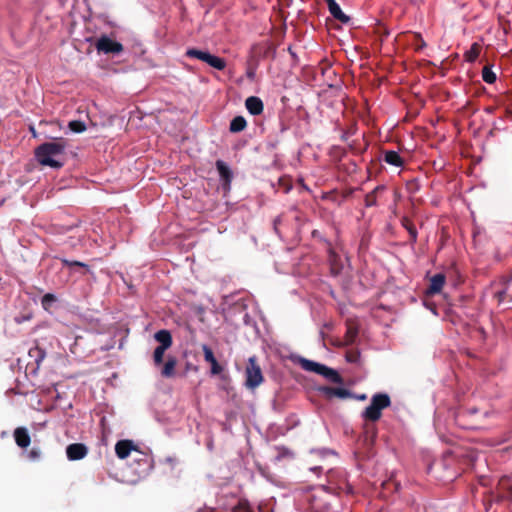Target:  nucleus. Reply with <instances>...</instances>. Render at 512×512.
<instances>
[{"label":"nucleus","mask_w":512,"mask_h":512,"mask_svg":"<svg viewBox=\"0 0 512 512\" xmlns=\"http://www.w3.org/2000/svg\"><path fill=\"white\" fill-rule=\"evenodd\" d=\"M502 282L506 285V284H509L510 282H512V272L507 275V276H503L502 277Z\"/></svg>","instance_id":"37"},{"label":"nucleus","mask_w":512,"mask_h":512,"mask_svg":"<svg viewBox=\"0 0 512 512\" xmlns=\"http://www.w3.org/2000/svg\"><path fill=\"white\" fill-rule=\"evenodd\" d=\"M14 440L18 447L25 449L31 443V437L25 427H17L13 433Z\"/></svg>","instance_id":"16"},{"label":"nucleus","mask_w":512,"mask_h":512,"mask_svg":"<svg viewBox=\"0 0 512 512\" xmlns=\"http://www.w3.org/2000/svg\"><path fill=\"white\" fill-rule=\"evenodd\" d=\"M95 47L98 52H103L105 54H119L124 49L120 42L112 40L106 35L101 36L97 40Z\"/></svg>","instance_id":"6"},{"label":"nucleus","mask_w":512,"mask_h":512,"mask_svg":"<svg viewBox=\"0 0 512 512\" xmlns=\"http://www.w3.org/2000/svg\"><path fill=\"white\" fill-rule=\"evenodd\" d=\"M325 2L327 3L330 14L336 20L340 21L343 24H347L350 22V17L343 13L340 6L335 0H325Z\"/></svg>","instance_id":"15"},{"label":"nucleus","mask_w":512,"mask_h":512,"mask_svg":"<svg viewBox=\"0 0 512 512\" xmlns=\"http://www.w3.org/2000/svg\"><path fill=\"white\" fill-rule=\"evenodd\" d=\"M68 127H69V129L72 132H75V133H81V132H84L86 130L85 123L83 121H80V120L70 121L69 124H68Z\"/></svg>","instance_id":"30"},{"label":"nucleus","mask_w":512,"mask_h":512,"mask_svg":"<svg viewBox=\"0 0 512 512\" xmlns=\"http://www.w3.org/2000/svg\"><path fill=\"white\" fill-rule=\"evenodd\" d=\"M233 512H254L247 500H240L233 508Z\"/></svg>","instance_id":"31"},{"label":"nucleus","mask_w":512,"mask_h":512,"mask_svg":"<svg viewBox=\"0 0 512 512\" xmlns=\"http://www.w3.org/2000/svg\"><path fill=\"white\" fill-rule=\"evenodd\" d=\"M336 258H337V255L334 252H331L330 253V262H331V273L333 275H338L341 270V266H339L336 263Z\"/></svg>","instance_id":"32"},{"label":"nucleus","mask_w":512,"mask_h":512,"mask_svg":"<svg viewBox=\"0 0 512 512\" xmlns=\"http://www.w3.org/2000/svg\"><path fill=\"white\" fill-rule=\"evenodd\" d=\"M446 281V277L442 273L435 274L430 278L429 287L426 290L427 295H435L441 292Z\"/></svg>","instance_id":"14"},{"label":"nucleus","mask_w":512,"mask_h":512,"mask_svg":"<svg viewBox=\"0 0 512 512\" xmlns=\"http://www.w3.org/2000/svg\"><path fill=\"white\" fill-rule=\"evenodd\" d=\"M482 78L486 83L492 84L496 81V74L491 68L485 66L482 70Z\"/></svg>","instance_id":"29"},{"label":"nucleus","mask_w":512,"mask_h":512,"mask_svg":"<svg viewBox=\"0 0 512 512\" xmlns=\"http://www.w3.org/2000/svg\"><path fill=\"white\" fill-rule=\"evenodd\" d=\"M41 457V450L39 448H32L28 453V458L32 461H37Z\"/></svg>","instance_id":"36"},{"label":"nucleus","mask_w":512,"mask_h":512,"mask_svg":"<svg viewBox=\"0 0 512 512\" xmlns=\"http://www.w3.org/2000/svg\"><path fill=\"white\" fill-rule=\"evenodd\" d=\"M415 37L421 41V44L417 47V49L423 48L425 46V42L421 38L420 34H416Z\"/></svg>","instance_id":"39"},{"label":"nucleus","mask_w":512,"mask_h":512,"mask_svg":"<svg viewBox=\"0 0 512 512\" xmlns=\"http://www.w3.org/2000/svg\"><path fill=\"white\" fill-rule=\"evenodd\" d=\"M167 349L168 348L162 346H157L155 348L153 353V361L155 366H160L163 363V357Z\"/></svg>","instance_id":"27"},{"label":"nucleus","mask_w":512,"mask_h":512,"mask_svg":"<svg viewBox=\"0 0 512 512\" xmlns=\"http://www.w3.org/2000/svg\"><path fill=\"white\" fill-rule=\"evenodd\" d=\"M501 284L503 285V288L495 293V298H497L499 303L505 300L512 301V294L508 291L509 284L505 285L502 281Z\"/></svg>","instance_id":"26"},{"label":"nucleus","mask_w":512,"mask_h":512,"mask_svg":"<svg viewBox=\"0 0 512 512\" xmlns=\"http://www.w3.org/2000/svg\"><path fill=\"white\" fill-rule=\"evenodd\" d=\"M385 191V186L379 185L365 196V206L373 207L377 205L378 197Z\"/></svg>","instance_id":"19"},{"label":"nucleus","mask_w":512,"mask_h":512,"mask_svg":"<svg viewBox=\"0 0 512 512\" xmlns=\"http://www.w3.org/2000/svg\"><path fill=\"white\" fill-rule=\"evenodd\" d=\"M402 226L408 231L410 236V242L416 243L417 241V230L414 223L408 218L403 217L401 220Z\"/></svg>","instance_id":"24"},{"label":"nucleus","mask_w":512,"mask_h":512,"mask_svg":"<svg viewBox=\"0 0 512 512\" xmlns=\"http://www.w3.org/2000/svg\"><path fill=\"white\" fill-rule=\"evenodd\" d=\"M245 107L251 115L257 116L264 110L263 101L257 96H250L245 100Z\"/></svg>","instance_id":"17"},{"label":"nucleus","mask_w":512,"mask_h":512,"mask_svg":"<svg viewBox=\"0 0 512 512\" xmlns=\"http://www.w3.org/2000/svg\"><path fill=\"white\" fill-rule=\"evenodd\" d=\"M154 338L160 343L159 346L170 348L172 346V336L168 330L162 329L155 333Z\"/></svg>","instance_id":"20"},{"label":"nucleus","mask_w":512,"mask_h":512,"mask_svg":"<svg viewBox=\"0 0 512 512\" xmlns=\"http://www.w3.org/2000/svg\"><path fill=\"white\" fill-rule=\"evenodd\" d=\"M246 381L245 385L249 389H255L262 384L264 377L260 366L257 364L256 357H250L245 370Z\"/></svg>","instance_id":"4"},{"label":"nucleus","mask_w":512,"mask_h":512,"mask_svg":"<svg viewBox=\"0 0 512 512\" xmlns=\"http://www.w3.org/2000/svg\"><path fill=\"white\" fill-rule=\"evenodd\" d=\"M346 325V333L344 336V341L339 342L338 346H349L355 343L358 334H359V324L355 319L349 318L345 322Z\"/></svg>","instance_id":"7"},{"label":"nucleus","mask_w":512,"mask_h":512,"mask_svg":"<svg viewBox=\"0 0 512 512\" xmlns=\"http://www.w3.org/2000/svg\"><path fill=\"white\" fill-rule=\"evenodd\" d=\"M202 351L204 354V360L211 365V374L219 375L223 371V368L215 358L212 349L208 345L203 344Z\"/></svg>","instance_id":"11"},{"label":"nucleus","mask_w":512,"mask_h":512,"mask_svg":"<svg viewBox=\"0 0 512 512\" xmlns=\"http://www.w3.org/2000/svg\"><path fill=\"white\" fill-rule=\"evenodd\" d=\"M66 147L67 141L63 138L45 142L35 149V158L42 166L59 169L64 166L66 161Z\"/></svg>","instance_id":"1"},{"label":"nucleus","mask_w":512,"mask_h":512,"mask_svg":"<svg viewBox=\"0 0 512 512\" xmlns=\"http://www.w3.org/2000/svg\"><path fill=\"white\" fill-rule=\"evenodd\" d=\"M88 454V448L83 443H73L67 446L66 455L70 461L81 460Z\"/></svg>","instance_id":"8"},{"label":"nucleus","mask_w":512,"mask_h":512,"mask_svg":"<svg viewBox=\"0 0 512 512\" xmlns=\"http://www.w3.org/2000/svg\"><path fill=\"white\" fill-rule=\"evenodd\" d=\"M391 405V399L386 393L374 394L371 398V403L365 408L362 417L365 420L375 422L382 416V410Z\"/></svg>","instance_id":"3"},{"label":"nucleus","mask_w":512,"mask_h":512,"mask_svg":"<svg viewBox=\"0 0 512 512\" xmlns=\"http://www.w3.org/2000/svg\"><path fill=\"white\" fill-rule=\"evenodd\" d=\"M185 55L188 58H196L201 60L217 70H224L226 67V61L223 58L212 55L207 51L190 48L186 51Z\"/></svg>","instance_id":"5"},{"label":"nucleus","mask_w":512,"mask_h":512,"mask_svg":"<svg viewBox=\"0 0 512 512\" xmlns=\"http://www.w3.org/2000/svg\"><path fill=\"white\" fill-rule=\"evenodd\" d=\"M301 368L305 371L314 372L316 374L322 375L324 378L329 380L332 383L342 384L343 378L341 375L333 368H330L324 364L314 362L312 360L306 358H300L298 361Z\"/></svg>","instance_id":"2"},{"label":"nucleus","mask_w":512,"mask_h":512,"mask_svg":"<svg viewBox=\"0 0 512 512\" xmlns=\"http://www.w3.org/2000/svg\"><path fill=\"white\" fill-rule=\"evenodd\" d=\"M177 359L169 356L161 369V376L164 378H172L176 374Z\"/></svg>","instance_id":"18"},{"label":"nucleus","mask_w":512,"mask_h":512,"mask_svg":"<svg viewBox=\"0 0 512 512\" xmlns=\"http://www.w3.org/2000/svg\"><path fill=\"white\" fill-rule=\"evenodd\" d=\"M481 51V46L478 43H473L470 49L465 53L464 57L467 62H474Z\"/></svg>","instance_id":"25"},{"label":"nucleus","mask_w":512,"mask_h":512,"mask_svg":"<svg viewBox=\"0 0 512 512\" xmlns=\"http://www.w3.org/2000/svg\"><path fill=\"white\" fill-rule=\"evenodd\" d=\"M28 355L30 358H32L34 360L36 368H38L40 366L41 362L46 357V352L44 351V349H42L38 345H36L29 349Z\"/></svg>","instance_id":"22"},{"label":"nucleus","mask_w":512,"mask_h":512,"mask_svg":"<svg viewBox=\"0 0 512 512\" xmlns=\"http://www.w3.org/2000/svg\"><path fill=\"white\" fill-rule=\"evenodd\" d=\"M56 302V296L52 293L45 294L41 299V305L44 310L48 311L53 303Z\"/></svg>","instance_id":"28"},{"label":"nucleus","mask_w":512,"mask_h":512,"mask_svg":"<svg viewBox=\"0 0 512 512\" xmlns=\"http://www.w3.org/2000/svg\"><path fill=\"white\" fill-rule=\"evenodd\" d=\"M319 391L328 399L332 397L346 399L352 396V393L348 389L342 387L322 386L319 388Z\"/></svg>","instance_id":"10"},{"label":"nucleus","mask_w":512,"mask_h":512,"mask_svg":"<svg viewBox=\"0 0 512 512\" xmlns=\"http://www.w3.org/2000/svg\"><path fill=\"white\" fill-rule=\"evenodd\" d=\"M497 493L499 500H510L512 501V482L508 476L500 478L497 485Z\"/></svg>","instance_id":"9"},{"label":"nucleus","mask_w":512,"mask_h":512,"mask_svg":"<svg viewBox=\"0 0 512 512\" xmlns=\"http://www.w3.org/2000/svg\"><path fill=\"white\" fill-rule=\"evenodd\" d=\"M384 161L392 166L401 167L404 164L402 157L398 154V152L389 150L384 153Z\"/></svg>","instance_id":"21"},{"label":"nucleus","mask_w":512,"mask_h":512,"mask_svg":"<svg viewBox=\"0 0 512 512\" xmlns=\"http://www.w3.org/2000/svg\"><path fill=\"white\" fill-rule=\"evenodd\" d=\"M216 169L219 173L220 179L225 188H230L233 179V173L229 166L222 160H217L215 163Z\"/></svg>","instance_id":"12"},{"label":"nucleus","mask_w":512,"mask_h":512,"mask_svg":"<svg viewBox=\"0 0 512 512\" xmlns=\"http://www.w3.org/2000/svg\"><path fill=\"white\" fill-rule=\"evenodd\" d=\"M280 223H281V217H280V216H278V217H276V218L274 219V222H273L274 230H275L276 232H278V226H279V224H280Z\"/></svg>","instance_id":"38"},{"label":"nucleus","mask_w":512,"mask_h":512,"mask_svg":"<svg viewBox=\"0 0 512 512\" xmlns=\"http://www.w3.org/2000/svg\"><path fill=\"white\" fill-rule=\"evenodd\" d=\"M346 360L349 363H356L359 361L360 353L358 350H349L346 352Z\"/></svg>","instance_id":"33"},{"label":"nucleus","mask_w":512,"mask_h":512,"mask_svg":"<svg viewBox=\"0 0 512 512\" xmlns=\"http://www.w3.org/2000/svg\"><path fill=\"white\" fill-rule=\"evenodd\" d=\"M247 126V122L243 116L234 117L229 126V130L232 133H238L243 131Z\"/></svg>","instance_id":"23"},{"label":"nucleus","mask_w":512,"mask_h":512,"mask_svg":"<svg viewBox=\"0 0 512 512\" xmlns=\"http://www.w3.org/2000/svg\"><path fill=\"white\" fill-rule=\"evenodd\" d=\"M62 263L64 266H67V267H82V268H85L86 270H89V266L80 261H71L68 259H62Z\"/></svg>","instance_id":"34"},{"label":"nucleus","mask_w":512,"mask_h":512,"mask_svg":"<svg viewBox=\"0 0 512 512\" xmlns=\"http://www.w3.org/2000/svg\"><path fill=\"white\" fill-rule=\"evenodd\" d=\"M133 450H137V448L132 440H120L115 445V453L120 459H126Z\"/></svg>","instance_id":"13"},{"label":"nucleus","mask_w":512,"mask_h":512,"mask_svg":"<svg viewBox=\"0 0 512 512\" xmlns=\"http://www.w3.org/2000/svg\"><path fill=\"white\" fill-rule=\"evenodd\" d=\"M506 115L507 117L512 120V111L511 110H506Z\"/></svg>","instance_id":"40"},{"label":"nucleus","mask_w":512,"mask_h":512,"mask_svg":"<svg viewBox=\"0 0 512 512\" xmlns=\"http://www.w3.org/2000/svg\"><path fill=\"white\" fill-rule=\"evenodd\" d=\"M278 182H279V186H281L283 188L284 193H288L291 190L292 185L288 178L281 177Z\"/></svg>","instance_id":"35"}]
</instances>
